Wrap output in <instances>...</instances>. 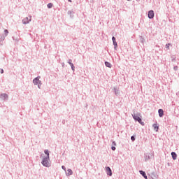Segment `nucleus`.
<instances>
[{
	"label": "nucleus",
	"instance_id": "nucleus-1",
	"mask_svg": "<svg viewBox=\"0 0 179 179\" xmlns=\"http://www.w3.org/2000/svg\"><path fill=\"white\" fill-rule=\"evenodd\" d=\"M45 154H41L42 164L45 167H50V152L48 150H45Z\"/></svg>",
	"mask_w": 179,
	"mask_h": 179
},
{
	"label": "nucleus",
	"instance_id": "nucleus-8",
	"mask_svg": "<svg viewBox=\"0 0 179 179\" xmlns=\"http://www.w3.org/2000/svg\"><path fill=\"white\" fill-rule=\"evenodd\" d=\"M141 174H142L143 177H144V178L148 179V176H146V173H145V171H140Z\"/></svg>",
	"mask_w": 179,
	"mask_h": 179
},
{
	"label": "nucleus",
	"instance_id": "nucleus-22",
	"mask_svg": "<svg viewBox=\"0 0 179 179\" xmlns=\"http://www.w3.org/2000/svg\"><path fill=\"white\" fill-rule=\"evenodd\" d=\"M23 23L26 24V23H29V21H27V22L24 20H22Z\"/></svg>",
	"mask_w": 179,
	"mask_h": 179
},
{
	"label": "nucleus",
	"instance_id": "nucleus-11",
	"mask_svg": "<svg viewBox=\"0 0 179 179\" xmlns=\"http://www.w3.org/2000/svg\"><path fill=\"white\" fill-rule=\"evenodd\" d=\"M105 65H106V66H107L108 68H111V64H110V63L108 62H105Z\"/></svg>",
	"mask_w": 179,
	"mask_h": 179
},
{
	"label": "nucleus",
	"instance_id": "nucleus-10",
	"mask_svg": "<svg viewBox=\"0 0 179 179\" xmlns=\"http://www.w3.org/2000/svg\"><path fill=\"white\" fill-rule=\"evenodd\" d=\"M73 173V172L71 169L67 170V175L68 176H72Z\"/></svg>",
	"mask_w": 179,
	"mask_h": 179
},
{
	"label": "nucleus",
	"instance_id": "nucleus-19",
	"mask_svg": "<svg viewBox=\"0 0 179 179\" xmlns=\"http://www.w3.org/2000/svg\"><path fill=\"white\" fill-rule=\"evenodd\" d=\"M112 40H113V42H115V37L113 36V37L112 38Z\"/></svg>",
	"mask_w": 179,
	"mask_h": 179
},
{
	"label": "nucleus",
	"instance_id": "nucleus-6",
	"mask_svg": "<svg viewBox=\"0 0 179 179\" xmlns=\"http://www.w3.org/2000/svg\"><path fill=\"white\" fill-rule=\"evenodd\" d=\"M173 160H177V154L174 152H171Z\"/></svg>",
	"mask_w": 179,
	"mask_h": 179
},
{
	"label": "nucleus",
	"instance_id": "nucleus-16",
	"mask_svg": "<svg viewBox=\"0 0 179 179\" xmlns=\"http://www.w3.org/2000/svg\"><path fill=\"white\" fill-rule=\"evenodd\" d=\"M71 66L73 71H75V66H73V64H71Z\"/></svg>",
	"mask_w": 179,
	"mask_h": 179
},
{
	"label": "nucleus",
	"instance_id": "nucleus-26",
	"mask_svg": "<svg viewBox=\"0 0 179 179\" xmlns=\"http://www.w3.org/2000/svg\"><path fill=\"white\" fill-rule=\"evenodd\" d=\"M69 2H72V0H69Z\"/></svg>",
	"mask_w": 179,
	"mask_h": 179
},
{
	"label": "nucleus",
	"instance_id": "nucleus-5",
	"mask_svg": "<svg viewBox=\"0 0 179 179\" xmlns=\"http://www.w3.org/2000/svg\"><path fill=\"white\" fill-rule=\"evenodd\" d=\"M106 171H107V174L108 176H113V172L111 171V169H110V167H107L106 168Z\"/></svg>",
	"mask_w": 179,
	"mask_h": 179
},
{
	"label": "nucleus",
	"instance_id": "nucleus-12",
	"mask_svg": "<svg viewBox=\"0 0 179 179\" xmlns=\"http://www.w3.org/2000/svg\"><path fill=\"white\" fill-rule=\"evenodd\" d=\"M52 6H54V5L52 3H49L48 4V9H51V8H52Z\"/></svg>",
	"mask_w": 179,
	"mask_h": 179
},
{
	"label": "nucleus",
	"instance_id": "nucleus-9",
	"mask_svg": "<svg viewBox=\"0 0 179 179\" xmlns=\"http://www.w3.org/2000/svg\"><path fill=\"white\" fill-rule=\"evenodd\" d=\"M153 128H154L155 131H156V132H157L159 131V126H157L156 124H153Z\"/></svg>",
	"mask_w": 179,
	"mask_h": 179
},
{
	"label": "nucleus",
	"instance_id": "nucleus-25",
	"mask_svg": "<svg viewBox=\"0 0 179 179\" xmlns=\"http://www.w3.org/2000/svg\"><path fill=\"white\" fill-rule=\"evenodd\" d=\"M38 87H39V89H40V84H38Z\"/></svg>",
	"mask_w": 179,
	"mask_h": 179
},
{
	"label": "nucleus",
	"instance_id": "nucleus-3",
	"mask_svg": "<svg viewBox=\"0 0 179 179\" xmlns=\"http://www.w3.org/2000/svg\"><path fill=\"white\" fill-rule=\"evenodd\" d=\"M148 17L149 19H153V17H155V12H153V10H150L148 12Z\"/></svg>",
	"mask_w": 179,
	"mask_h": 179
},
{
	"label": "nucleus",
	"instance_id": "nucleus-2",
	"mask_svg": "<svg viewBox=\"0 0 179 179\" xmlns=\"http://www.w3.org/2000/svg\"><path fill=\"white\" fill-rule=\"evenodd\" d=\"M133 117L136 121H138L141 125H144L143 122H142V119H141V117L138 115H134Z\"/></svg>",
	"mask_w": 179,
	"mask_h": 179
},
{
	"label": "nucleus",
	"instance_id": "nucleus-18",
	"mask_svg": "<svg viewBox=\"0 0 179 179\" xmlns=\"http://www.w3.org/2000/svg\"><path fill=\"white\" fill-rule=\"evenodd\" d=\"M131 141H135V137L134 136H131Z\"/></svg>",
	"mask_w": 179,
	"mask_h": 179
},
{
	"label": "nucleus",
	"instance_id": "nucleus-7",
	"mask_svg": "<svg viewBox=\"0 0 179 179\" xmlns=\"http://www.w3.org/2000/svg\"><path fill=\"white\" fill-rule=\"evenodd\" d=\"M158 113H159V117H162L163 115H164V111H163L162 109H159L158 110Z\"/></svg>",
	"mask_w": 179,
	"mask_h": 179
},
{
	"label": "nucleus",
	"instance_id": "nucleus-20",
	"mask_svg": "<svg viewBox=\"0 0 179 179\" xmlns=\"http://www.w3.org/2000/svg\"><path fill=\"white\" fill-rule=\"evenodd\" d=\"M0 73H3V69H0Z\"/></svg>",
	"mask_w": 179,
	"mask_h": 179
},
{
	"label": "nucleus",
	"instance_id": "nucleus-14",
	"mask_svg": "<svg viewBox=\"0 0 179 179\" xmlns=\"http://www.w3.org/2000/svg\"><path fill=\"white\" fill-rule=\"evenodd\" d=\"M4 34L5 36H8V34H9V31H8V29L4 30Z\"/></svg>",
	"mask_w": 179,
	"mask_h": 179
},
{
	"label": "nucleus",
	"instance_id": "nucleus-4",
	"mask_svg": "<svg viewBox=\"0 0 179 179\" xmlns=\"http://www.w3.org/2000/svg\"><path fill=\"white\" fill-rule=\"evenodd\" d=\"M33 83L34 85H40V83H41V81H40V78L38 77H37L35 79H34Z\"/></svg>",
	"mask_w": 179,
	"mask_h": 179
},
{
	"label": "nucleus",
	"instance_id": "nucleus-24",
	"mask_svg": "<svg viewBox=\"0 0 179 179\" xmlns=\"http://www.w3.org/2000/svg\"><path fill=\"white\" fill-rule=\"evenodd\" d=\"M112 150H115V147H112Z\"/></svg>",
	"mask_w": 179,
	"mask_h": 179
},
{
	"label": "nucleus",
	"instance_id": "nucleus-23",
	"mask_svg": "<svg viewBox=\"0 0 179 179\" xmlns=\"http://www.w3.org/2000/svg\"><path fill=\"white\" fill-rule=\"evenodd\" d=\"M69 64L71 65V64H72V60L69 61Z\"/></svg>",
	"mask_w": 179,
	"mask_h": 179
},
{
	"label": "nucleus",
	"instance_id": "nucleus-13",
	"mask_svg": "<svg viewBox=\"0 0 179 179\" xmlns=\"http://www.w3.org/2000/svg\"><path fill=\"white\" fill-rule=\"evenodd\" d=\"M1 97H3L4 99H8V94H1Z\"/></svg>",
	"mask_w": 179,
	"mask_h": 179
},
{
	"label": "nucleus",
	"instance_id": "nucleus-21",
	"mask_svg": "<svg viewBox=\"0 0 179 179\" xmlns=\"http://www.w3.org/2000/svg\"><path fill=\"white\" fill-rule=\"evenodd\" d=\"M62 169H63V170H66V169L64 166H62Z\"/></svg>",
	"mask_w": 179,
	"mask_h": 179
},
{
	"label": "nucleus",
	"instance_id": "nucleus-15",
	"mask_svg": "<svg viewBox=\"0 0 179 179\" xmlns=\"http://www.w3.org/2000/svg\"><path fill=\"white\" fill-rule=\"evenodd\" d=\"M166 48H167L168 50H170V43H168L166 45Z\"/></svg>",
	"mask_w": 179,
	"mask_h": 179
},
{
	"label": "nucleus",
	"instance_id": "nucleus-17",
	"mask_svg": "<svg viewBox=\"0 0 179 179\" xmlns=\"http://www.w3.org/2000/svg\"><path fill=\"white\" fill-rule=\"evenodd\" d=\"M113 45H115V48H117V45L116 41L113 42Z\"/></svg>",
	"mask_w": 179,
	"mask_h": 179
},
{
	"label": "nucleus",
	"instance_id": "nucleus-27",
	"mask_svg": "<svg viewBox=\"0 0 179 179\" xmlns=\"http://www.w3.org/2000/svg\"><path fill=\"white\" fill-rule=\"evenodd\" d=\"M127 1H131V0H127Z\"/></svg>",
	"mask_w": 179,
	"mask_h": 179
}]
</instances>
